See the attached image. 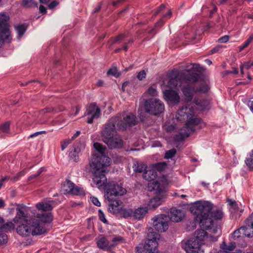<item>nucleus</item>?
<instances>
[{
    "label": "nucleus",
    "instance_id": "f257e3e1",
    "mask_svg": "<svg viewBox=\"0 0 253 253\" xmlns=\"http://www.w3.org/2000/svg\"><path fill=\"white\" fill-rule=\"evenodd\" d=\"M110 162L108 157H96L91 163L92 182L98 188L105 190V197L108 200H112L126 193V190L116 182H107L106 168L110 165Z\"/></svg>",
    "mask_w": 253,
    "mask_h": 253
},
{
    "label": "nucleus",
    "instance_id": "f03ea898",
    "mask_svg": "<svg viewBox=\"0 0 253 253\" xmlns=\"http://www.w3.org/2000/svg\"><path fill=\"white\" fill-rule=\"evenodd\" d=\"M212 208L211 202L200 200L194 203L190 211L195 215V221L199 223L201 228L210 230L213 227L214 220L221 219L223 215L221 210L212 211Z\"/></svg>",
    "mask_w": 253,
    "mask_h": 253
},
{
    "label": "nucleus",
    "instance_id": "7ed1b4c3",
    "mask_svg": "<svg viewBox=\"0 0 253 253\" xmlns=\"http://www.w3.org/2000/svg\"><path fill=\"white\" fill-rule=\"evenodd\" d=\"M52 219L53 215L50 213H35L30 221L20 223L16 228L17 233L22 237L41 235L46 232L44 224L50 222Z\"/></svg>",
    "mask_w": 253,
    "mask_h": 253
},
{
    "label": "nucleus",
    "instance_id": "20e7f679",
    "mask_svg": "<svg viewBox=\"0 0 253 253\" xmlns=\"http://www.w3.org/2000/svg\"><path fill=\"white\" fill-rule=\"evenodd\" d=\"M118 119L112 117L106 123L101 135L103 141L110 149L121 148L123 146L122 139L118 136L116 129L119 130Z\"/></svg>",
    "mask_w": 253,
    "mask_h": 253
},
{
    "label": "nucleus",
    "instance_id": "39448f33",
    "mask_svg": "<svg viewBox=\"0 0 253 253\" xmlns=\"http://www.w3.org/2000/svg\"><path fill=\"white\" fill-rule=\"evenodd\" d=\"M208 233L203 229H197L195 232V238L188 240L185 245V250L187 253H204L201 246L204 244L205 237Z\"/></svg>",
    "mask_w": 253,
    "mask_h": 253
},
{
    "label": "nucleus",
    "instance_id": "423d86ee",
    "mask_svg": "<svg viewBox=\"0 0 253 253\" xmlns=\"http://www.w3.org/2000/svg\"><path fill=\"white\" fill-rule=\"evenodd\" d=\"M148 191L153 192L156 196L149 201L147 207L149 210L155 209L160 206L165 198V190L164 187L159 181L148 183Z\"/></svg>",
    "mask_w": 253,
    "mask_h": 253
},
{
    "label": "nucleus",
    "instance_id": "0eeeda50",
    "mask_svg": "<svg viewBox=\"0 0 253 253\" xmlns=\"http://www.w3.org/2000/svg\"><path fill=\"white\" fill-rule=\"evenodd\" d=\"M194 115V109L190 105L182 107L179 109L176 115L177 121L186 122V125H198L200 124L202 119L198 118H192Z\"/></svg>",
    "mask_w": 253,
    "mask_h": 253
},
{
    "label": "nucleus",
    "instance_id": "6e6552de",
    "mask_svg": "<svg viewBox=\"0 0 253 253\" xmlns=\"http://www.w3.org/2000/svg\"><path fill=\"white\" fill-rule=\"evenodd\" d=\"M146 112L150 115L157 116L165 110L164 103L159 99L151 98L146 100L144 103Z\"/></svg>",
    "mask_w": 253,
    "mask_h": 253
},
{
    "label": "nucleus",
    "instance_id": "1a4fd4ad",
    "mask_svg": "<svg viewBox=\"0 0 253 253\" xmlns=\"http://www.w3.org/2000/svg\"><path fill=\"white\" fill-rule=\"evenodd\" d=\"M114 118L119 121L118 124L120 130H126L127 128L136 125L137 123L136 116L131 113L126 115L118 114Z\"/></svg>",
    "mask_w": 253,
    "mask_h": 253
},
{
    "label": "nucleus",
    "instance_id": "9d476101",
    "mask_svg": "<svg viewBox=\"0 0 253 253\" xmlns=\"http://www.w3.org/2000/svg\"><path fill=\"white\" fill-rule=\"evenodd\" d=\"M9 20L8 15L5 13L0 14V41L2 42H10L12 39L9 30Z\"/></svg>",
    "mask_w": 253,
    "mask_h": 253
},
{
    "label": "nucleus",
    "instance_id": "9b49d317",
    "mask_svg": "<svg viewBox=\"0 0 253 253\" xmlns=\"http://www.w3.org/2000/svg\"><path fill=\"white\" fill-rule=\"evenodd\" d=\"M153 219V227L158 232H164L168 230L169 217L167 215L160 214L155 217Z\"/></svg>",
    "mask_w": 253,
    "mask_h": 253
},
{
    "label": "nucleus",
    "instance_id": "f8f14e48",
    "mask_svg": "<svg viewBox=\"0 0 253 253\" xmlns=\"http://www.w3.org/2000/svg\"><path fill=\"white\" fill-rule=\"evenodd\" d=\"M154 229L151 227L148 229L146 242L148 243L147 246L151 247L153 251H158L157 240L159 239L160 235L158 232L155 231Z\"/></svg>",
    "mask_w": 253,
    "mask_h": 253
},
{
    "label": "nucleus",
    "instance_id": "ddd939ff",
    "mask_svg": "<svg viewBox=\"0 0 253 253\" xmlns=\"http://www.w3.org/2000/svg\"><path fill=\"white\" fill-rule=\"evenodd\" d=\"M100 112V109L97 106L96 103H91L86 108V115L87 116L91 115V116L87 118L86 123L92 124L94 119L99 118L101 115Z\"/></svg>",
    "mask_w": 253,
    "mask_h": 253
},
{
    "label": "nucleus",
    "instance_id": "4468645a",
    "mask_svg": "<svg viewBox=\"0 0 253 253\" xmlns=\"http://www.w3.org/2000/svg\"><path fill=\"white\" fill-rule=\"evenodd\" d=\"M61 191L63 194H70L72 195H78L79 189L75 187L74 183L70 180H66L62 184Z\"/></svg>",
    "mask_w": 253,
    "mask_h": 253
},
{
    "label": "nucleus",
    "instance_id": "2eb2a0df",
    "mask_svg": "<svg viewBox=\"0 0 253 253\" xmlns=\"http://www.w3.org/2000/svg\"><path fill=\"white\" fill-rule=\"evenodd\" d=\"M165 99L174 104H178L180 101V97L178 93L172 89H166L163 91Z\"/></svg>",
    "mask_w": 253,
    "mask_h": 253
},
{
    "label": "nucleus",
    "instance_id": "dca6fc26",
    "mask_svg": "<svg viewBox=\"0 0 253 253\" xmlns=\"http://www.w3.org/2000/svg\"><path fill=\"white\" fill-rule=\"evenodd\" d=\"M53 201H42L37 203L36 205V207L37 209L40 211L38 213H50L52 215L51 212H49L52 210L53 209Z\"/></svg>",
    "mask_w": 253,
    "mask_h": 253
},
{
    "label": "nucleus",
    "instance_id": "f3484780",
    "mask_svg": "<svg viewBox=\"0 0 253 253\" xmlns=\"http://www.w3.org/2000/svg\"><path fill=\"white\" fill-rule=\"evenodd\" d=\"M110 202L108 204V211L113 214H119L121 209L122 208L123 203L120 200L113 199L112 200H108Z\"/></svg>",
    "mask_w": 253,
    "mask_h": 253
},
{
    "label": "nucleus",
    "instance_id": "a211bd4d",
    "mask_svg": "<svg viewBox=\"0 0 253 253\" xmlns=\"http://www.w3.org/2000/svg\"><path fill=\"white\" fill-rule=\"evenodd\" d=\"M184 214L183 211L180 209H177L176 208H172L170 210V212L168 216L169 220L174 222H178L180 221L183 217Z\"/></svg>",
    "mask_w": 253,
    "mask_h": 253
},
{
    "label": "nucleus",
    "instance_id": "6ab92c4d",
    "mask_svg": "<svg viewBox=\"0 0 253 253\" xmlns=\"http://www.w3.org/2000/svg\"><path fill=\"white\" fill-rule=\"evenodd\" d=\"M180 73L178 71H172L170 75V79L168 83V86L170 88H176L180 85L181 82L180 80Z\"/></svg>",
    "mask_w": 253,
    "mask_h": 253
},
{
    "label": "nucleus",
    "instance_id": "aec40b11",
    "mask_svg": "<svg viewBox=\"0 0 253 253\" xmlns=\"http://www.w3.org/2000/svg\"><path fill=\"white\" fill-rule=\"evenodd\" d=\"M180 77H182L188 83H195L199 80L200 75L196 73H190L189 70H185L180 73Z\"/></svg>",
    "mask_w": 253,
    "mask_h": 253
},
{
    "label": "nucleus",
    "instance_id": "412c9836",
    "mask_svg": "<svg viewBox=\"0 0 253 253\" xmlns=\"http://www.w3.org/2000/svg\"><path fill=\"white\" fill-rule=\"evenodd\" d=\"M195 129L192 127L186 126L184 132H180L176 134L173 137L174 142H179L183 141L185 138L188 137L190 133L194 132Z\"/></svg>",
    "mask_w": 253,
    "mask_h": 253
},
{
    "label": "nucleus",
    "instance_id": "4be33fe9",
    "mask_svg": "<svg viewBox=\"0 0 253 253\" xmlns=\"http://www.w3.org/2000/svg\"><path fill=\"white\" fill-rule=\"evenodd\" d=\"M195 90L194 87L190 85L185 86L182 88V92L185 97V101L186 103L185 106L190 105L188 103L192 101Z\"/></svg>",
    "mask_w": 253,
    "mask_h": 253
},
{
    "label": "nucleus",
    "instance_id": "5701e85b",
    "mask_svg": "<svg viewBox=\"0 0 253 253\" xmlns=\"http://www.w3.org/2000/svg\"><path fill=\"white\" fill-rule=\"evenodd\" d=\"M79 142L76 140L69 151V157L71 160L78 162L79 159Z\"/></svg>",
    "mask_w": 253,
    "mask_h": 253
},
{
    "label": "nucleus",
    "instance_id": "b1692460",
    "mask_svg": "<svg viewBox=\"0 0 253 253\" xmlns=\"http://www.w3.org/2000/svg\"><path fill=\"white\" fill-rule=\"evenodd\" d=\"M253 216V212L252 214L247 218L245 221V225L243 227H245L246 229L244 230V232H243V235H245L246 237L249 238L253 237V231H252V233L248 232V230H250L253 229V221L252 219V217Z\"/></svg>",
    "mask_w": 253,
    "mask_h": 253
},
{
    "label": "nucleus",
    "instance_id": "393cba45",
    "mask_svg": "<svg viewBox=\"0 0 253 253\" xmlns=\"http://www.w3.org/2000/svg\"><path fill=\"white\" fill-rule=\"evenodd\" d=\"M17 211L16 215L13 220L15 223H21V222H27L30 221V218H28L27 213L19 208H16Z\"/></svg>",
    "mask_w": 253,
    "mask_h": 253
},
{
    "label": "nucleus",
    "instance_id": "a878e982",
    "mask_svg": "<svg viewBox=\"0 0 253 253\" xmlns=\"http://www.w3.org/2000/svg\"><path fill=\"white\" fill-rule=\"evenodd\" d=\"M148 243L145 242L144 244L140 243L135 248V251L137 253H159V251H153L151 247L147 246Z\"/></svg>",
    "mask_w": 253,
    "mask_h": 253
},
{
    "label": "nucleus",
    "instance_id": "bb28decb",
    "mask_svg": "<svg viewBox=\"0 0 253 253\" xmlns=\"http://www.w3.org/2000/svg\"><path fill=\"white\" fill-rule=\"evenodd\" d=\"M157 176V172L153 168L149 169H146L143 174V177L146 180L149 181V183L154 182ZM155 181H158L155 180Z\"/></svg>",
    "mask_w": 253,
    "mask_h": 253
},
{
    "label": "nucleus",
    "instance_id": "cd10ccee",
    "mask_svg": "<svg viewBox=\"0 0 253 253\" xmlns=\"http://www.w3.org/2000/svg\"><path fill=\"white\" fill-rule=\"evenodd\" d=\"M93 146L94 149L96 151L100 153L101 155V156H97L96 155H92V158L91 160V162L90 163V166L91 167V163L92 162L93 159H94V157H105L103 154L105 153V152L107 150V148L105 146L103 145L100 143L98 142H95L93 144Z\"/></svg>",
    "mask_w": 253,
    "mask_h": 253
},
{
    "label": "nucleus",
    "instance_id": "c85d7f7f",
    "mask_svg": "<svg viewBox=\"0 0 253 253\" xmlns=\"http://www.w3.org/2000/svg\"><path fill=\"white\" fill-rule=\"evenodd\" d=\"M97 247L103 250L109 251L113 247L109 246L108 241L105 237H102L97 241Z\"/></svg>",
    "mask_w": 253,
    "mask_h": 253
},
{
    "label": "nucleus",
    "instance_id": "c756f323",
    "mask_svg": "<svg viewBox=\"0 0 253 253\" xmlns=\"http://www.w3.org/2000/svg\"><path fill=\"white\" fill-rule=\"evenodd\" d=\"M147 211L148 210L146 208L141 207L138 208L134 211H133L132 216L135 219L140 220L144 217Z\"/></svg>",
    "mask_w": 253,
    "mask_h": 253
},
{
    "label": "nucleus",
    "instance_id": "7c9ffc66",
    "mask_svg": "<svg viewBox=\"0 0 253 253\" xmlns=\"http://www.w3.org/2000/svg\"><path fill=\"white\" fill-rule=\"evenodd\" d=\"M15 228L14 224L11 221H4L0 230V232H9L13 230Z\"/></svg>",
    "mask_w": 253,
    "mask_h": 253
},
{
    "label": "nucleus",
    "instance_id": "2f4dec72",
    "mask_svg": "<svg viewBox=\"0 0 253 253\" xmlns=\"http://www.w3.org/2000/svg\"><path fill=\"white\" fill-rule=\"evenodd\" d=\"M79 135V131L78 130L74 134V135L72 137L71 139H65L63 141L61 142V150H64L67 146L72 143L73 141H74L78 136Z\"/></svg>",
    "mask_w": 253,
    "mask_h": 253
},
{
    "label": "nucleus",
    "instance_id": "473e14b6",
    "mask_svg": "<svg viewBox=\"0 0 253 253\" xmlns=\"http://www.w3.org/2000/svg\"><path fill=\"white\" fill-rule=\"evenodd\" d=\"M133 210L131 209H121L119 214L117 215L123 217L125 218H127L129 217L132 216Z\"/></svg>",
    "mask_w": 253,
    "mask_h": 253
},
{
    "label": "nucleus",
    "instance_id": "72a5a7b5",
    "mask_svg": "<svg viewBox=\"0 0 253 253\" xmlns=\"http://www.w3.org/2000/svg\"><path fill=\"white\" fill-rule=\"evenodd\" d=\"M221 248L222 250H224L225 253H230L229 251H232L236 247V243L234 242H230L229 245L226 244L224 242L221 245Z\"/></svg>",
    "mask_w": 253,
    "mask_h": 253
},
{
    "label": "nucleus",
    "instance_id": "f704fd0d",
    "mask_svg": "<svg viewBox=\"0 0 253 253\" xmlns=\"http://www.w3.org/2000/svg\"><path fill=\"white\" fill-rule=\"evenodd\" d=\"M167 166L168 165L165 162H159L153 165V168H154L156 170H158L160 172L165 170Z\"/></svg>",
    "mask_w": 253,
    "mask_h": 253
},
{
    "label": "nucleus",
    "instance_id": "c9c22d12",
    "mask_svg": "<svg viewBox=\"0 0 253 253\" xmlns=\"http://www.w3.org/2000/svg\"><path fill=\"white\" fill-rule=\"evenodd\" d=\"M245 229V227H241L239 229H236L234 231L232 234L233 239L236 240L240 238L243 237V236H246L245 235H243V232H244Z\"/></svg>",
    "mask_w": 253,
    "mask_h": 253
},
{
    "label": "nucleus",
    "instance_id": "e433bc0d",
    "mask_svg": "<svg viewBox=\"0 0 253 253\" xmlns=\"http://www.w3.org/2000/svg\"><path fill=\"white\" fill-rule=\"evenodd\" d=\"M210 89V86L209 84H202L199 88H197L195 92H202L203 93H207Z\"/></svg>",
    "mask_w": 253,
    "mask_h": 253
},
{
    "label": "nucleus",
    "instance_id": "4c0bfd02",
    "mask_svg": "<svg viewBox=\"0 0 253 253\" xmlns=\"http://www.w3.org/2000/svg\"><path fill=\"white\" fill-rule=\"evenodd\" d=\"M22 4L27 7L38 6V3L35 0H23Z\"/></svg>",
    "mask_w": 253,
    "mask_h": 253
},
{
    "label": "nucleus",
    "instance_id": "58836bf2",
    "mask_svg": "<svg viewBox=\"0 0 253 253\" xmlns=\"http://www.w3.org/2000/svg\"><path fill=\"white\" fill-rule=\"evenodd\" d=\"M134 170L135 172L141 173L143 171H145L146 169L147 166L145 164H135L134 166L133 167Z\"/></svg>",
    "mask_w": 253,
    "mask_h": 253
},
{
    "label": "nucleus",
    "instance_id": "ea45409f",
    "mask_svg": "<svg viewBox=\"0 0 253 253\" xmlns=\"http://www.w3.org/2000/svg\"><path fill=\"white\" fill-rule=\"evenodd\" d=\"M10 122H6L0 126V133H8L9 132Z\"/></svg>",
    "mask_w": 253,
    "mask_h": 253
},
{
    "label": "nucleus",
    "instance_id": "a19ab883",
    "mask_svg": "<svg viewBox=\"0 0 253 253\" xmlns=\"http://www.w3.org/2000/svg\"><path fill=\"white\" fill-rule=\"evenodd\" d=\"M15 29L18 34L19 38H21L24 35L26 30V28L23 24L15 26Z\"/></svg>",
    "mask_w": 253,
    "mask_h": 253
},
{
    "label": "nucleus",
    "instance_id": "79ce46f5",
    "mask_svg": "<svg viewBox=\"0 0 253 253\" xmlns=\"http://www.w3.org/2000/svg\"><path fill=\"white\" fill-rule=\"evenodd\" d=\"M176 153V150L174 148H172L169 150L167 151L165 155L164 158L166 159L172 158Z\"/></svg>",
    "mask_w": 253,
    "mask_h": 253
},
{
    "label": "nucleus",
    "instance_id": "37998d69",
    "mask_svg": "<svg viewBox=\"0 0 253 253\" xmlns=\"http://www.w3.org/2000/svg\"><path fill=\"white\" fill-rule=\"evenodd\" d=\"M253 41V34L251 35L249 38L246 41L243 45L240 46L239 47V50L241 51L244 48L247 47Z\"/></svg>",
    "mask_w": 253,
    "mask_h": 253
},
{
    "label": "nucleus",
    "instance_id": "c03bdc74",
    "mask_svg": "<svg viewBox=\"0 0 253 253\" xmlns=\"http://www.w3.org/2000/svg\"><path fill=\"white\" fill-rule=\"evenodd\" d=\"M127 37V35L125 34H121L117 36L113 40L112 42V44H115L116 43H120L122 41H123L124 39Z\"/></svg>",
    "mask_w": 253,
    "mask_h": 253
},
{
    "label": "nucleus",
    "instance_id": "a18cd8bd",
    "mask_svg": "<svg viewBox=\"0 0 253 253\" xmlns=\"http://www.w3.org/2000/svg\"><path fill=\"white\" fill-rule=\"evenodd\" d=\"M98 217L100 221L105 224H108V220L106 219L105 216L103 212L101 210H99L98 211Z\"/></svg>",
    "mask_w": 253,
    "mask_h": 253
},
{
    "label": "nucleus",
    "instance_id": "49530a36",
    "mask_svg": "<svg viewBox=\"0 0 253 253\" xmlns=\"http://www.w3.org/2000/svg\"><path fill=\"white\" fill-rule=\"evenodd\" d=\"M146 73L145 70H143L140 71L137 75V78L139 81H142L146 78Z\"/></svg>",
    "mask_w": 253,
    "mask_h": 253
},
{
    "label": "nucleus",
    "instance_id": "de8ad7c7",
    "mask_svg": "<svg viewBox=\"0 0 253 253\" xmlns=\"http://www.w3.org/2000/svg\"><path fill=\"white\" fill-rule=\"evenodd\" d=\"M7 236L1 232L0 233V244H3L7 242Z\"/></svg>",
    "mask_w": 253,
    "mask_h": 253
},
{
    "label": "nucleus",
    "instance_id": "09e8293b",
    "mask_svg": "<svg viewBox=\"0 0 253 253\" xmlns=\"http://www.w3.org/2000/svg\"><path fill=\"white\" fill-rule=\"evenodd\" d=\"M245 163L250 169H253V159L252 158L247 159Z\"/></svg>",
    "mask_w": 253,
    "mask_h": 253
},
{
    "label": "nucleus",
    "instance_id": "8fccbe9b",
    "mask_svg": "<svg viewBox=\"0 0 253 253\" xmlns=\"http://www.w3.org/2000/svg\"><path fill=\"white\" fill-rule=\"evenodd\" d=\"M222 47V45H218L216 46L215 47L212 48L210 51L209 54H212L215 53L219 51V50Z\"/></svg>",
    "mask_w": 253,
    "mask_h": 253
},
{
    "label": "nucleus",
    "instance_id": "3c124183",
    "mask_svg": "<svg viewBox=\"0 0 253 253\" xmlns=\"http://www.w3.org/2000/svg\"><path fill=\"white\" fill-rule=\"evenodd\" d=\"M227 202H228V204L232 208L234 209L238 208V205L235 201H233L230 199H227Z\"/></svg>",
    "mask_w": 253,
    "mask_h": 253
},
{
    "label": "nucleus",
    "instance_id": "603ef678",
    "mask_svg": "<svg viewBox=\"0 0 253 253\" xmlns=\"http://www.w3.org/2000/svg\"><path fill=\"white\" fill-rule=\"evenodd\" d=\"M148 93L152 96H155L157 94V90L156 88L153 87L152 86H150L148 89Z\"/></svg>",
    "mask_w": 253,
    "mask_h": 253
},
{
    "label": "nucleus",
    "instance_id": "864d4df0",
    "mask_svg": "<svg viewBox=\"0 0 253 253\" xmlns=\"http://www.w3.org/2000/svg\"><path fill=\"white\" fill-rule=\"evenodd\" d=\"M229 40V36L225 35L218 40V42L220 43H226Z\"/></svg>",
    "mask_w": 253,
    "mask_h": 253
},
{
    "label": "nucleus",
    "instance_id": "5fc2aeb1",
    "mask_svg": "<svg viewBox=\"0 0 253 253\" xmlns=\"http://www.w3.org/2000/svg\"><path fill=\"white\" fill-rule=\"evenodd\" d=\"M43 168H41L38 171L37 173L30 176L28 178V180L30 181L31 179H32L33 178H35L37 177L38 176H39L40 175V174L42 173V172L43 171Z\"/></svg>",
    "mask_w": 253,
    "mask_h": 253
},
{
    "label": "nucleus",
    "instance_id": "6e6d98bb",
    "mask_svg": "<svg viewBox=\"0 0 253 253\" xmlns=\"http://www.w3.org/2000/svg\"><path fill=\"white\" fill-rule=\"evenodd\" d=\"M91 201L92 203L95 206L97 207H100L101 206L100 202L98 201V199L95 197H91Z\"/></svg>",
    "mask_w": 253,
    "mask_h": 253
},
{
    "label": "nucleus",
    "instance_id": "4d7b16f0",
    "mask_svg": "<svg viewBox=\"0 0 253 253\" xmlns=\"http://www.w3.org/2000/svg\"><path fill=\"white\" fill-rule=\"evenodd\" d=\"M165 22L163 19H160L156 24H155V27L157 28H161L162 27L164 24H165Z\"/></svg>",
    "mask_w": 253,
    "mask_h": 253
},
{
    "label": "nucleus",
    "instance_id": "13d9d810",
    "mask_svg": "<svg viewBox=\"0 0 253 253\" xmlns=\"http://www.w3.org/2000/svg\"><path fill=\"white\" fill-rule=\"evenodd\" d=\"M166 8V5L164 4H162L157 9L155 12V15H158L163 9Z\"/></svg>",
    "mask_w": 253,
    "mask_h": 253
},
{
    "label": "nucleus",
    "instance_id": "bf43d9fd",
    "mask_svg": "<svg viewBox=\"0 0 253 253\" xmlns=\"http://www.w3.org/2000/svg\"><path fill=\"white\" fill-rule=\"evenodd\" d=\"M24 174V172L23 171H20L16 174V176L13 177L12 180L13 181H16L19 178V177L21 176L22 175H23Z\"/></svg>",
    "mask_w": 253,
    "mask_h": 253
},
{
    "label": "nucleus",
    "instance_id": "052dcab7",
    "mask_svg": "<svg viewBox=\"0 0 253 253\" xmlns=\"http://www.w3.org/2000/svg\"><path fill=\"white\" fill-rule=\"evenodd\" d=\"M54 110V108L53 107H49V108H45L42 110H41V112L43 113H46L47 112H52Z\"/></svg>",
    "mask_w": 253,
    "mask_h": 253
},
{
    "label": "nucleus",
    "instance_id": "680f3d73",
    "mask_svg": "<svg viewBox=\"0 0 253 253\" xmlns=\"http://www.w3.org/2000/svg\"><path fill=\"white\" fill-rule=\"evenodd\" d=\"M58 4V2L56 1H52L49 5L48 7L49 8L52 9L56 7Z\"/></svg>",
    "mask_w": 253,
    "mask_h": 253
},
{
    "label": "nucleus",
    "instance_id": "e2e57ef3",
    "mask_svg": "<svg viewBox=\"0 0 253 253\" xmlns=\"http://www.w3.org/2000/svg\"><path fill=\"white\" fill-rule=\"evenodd\" d=\"M117 71V70L116 68L110 69L107 72V74H110V75H113V76H115Z\"/></svg>",
    "mask_w": 253,
    "mask_h": 253
},
{
    "label": "nucleus",
    "instance_id": "0e129e2a",
    "mask_svg": "<svg viewBox=\"0 0 253 253\" xmlns=\"http://www.w3.org/2000/svg\"><path fill=\"white\" fill-rule=\"evenodd\" d=\"M39 11L41 13L45 14L46 12V9L44 6L41 5L39 7Z\"/></svg>",
    "mask_w": 253,
    "mask_h": 253
},
{
    "label": "nucleus",
    "instance_id": "69168bd1",
    "mask_svg": "<svg viewBox=\"0 0 253 253\" xmlns=\"http://www.w3.org/2000/svg\"><path fill=\"white\" fill-rule=\"evenodd\" d=\"M217 10V7H216V6H214L213 9L212 10H210V15H209V17L210 18L212 17L213 14L215 12H216Z\"/></svg>",
    "mask_w": 253,
    "mask_h": 253
},
{
    "label": "nucleus",
    "instance_id": "338daca9",
    "mask_svg": "<svg viewBox=\"0 0 253 253\" xmlns=\"http://www.w3.org/2000/svg\"><path fill=\"white\" fill-rule=\"evenodd\" d=\"M101 6H102V3L101 2H100L99 3V4L94 9V10L93 11V13H96L98 11H99L100 10Z\"/></svg>",
    "mask_w": 253,
    "mask_h": 253
},
{
    "label": "nucleus",
    "instance_id": "774afa93",
    "mask_svg": "<svg viewBox=\"0 0 253 253\" xmlns=\"http://www.w3.org/2000/svg\"><path fill=\"white\" fill-rule=\"evenodd\" d=\"M248 106L252 112L253 113V100H249L248 102Z\"/></svg>",
    "mask_w": 253,
    "mask_h": 253
}]
</instances>
